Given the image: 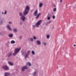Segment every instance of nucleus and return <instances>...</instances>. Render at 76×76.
<instances>
[{"instance_id": "obj_37", "label": "nucleus", "mask_w": 76, "mask_h": 76, "mask_svg": "<svg viewBox=\"0 0 76 76\" xmlns=\"http://www.w3.org/2000/svg\"><path fill=\"white\" fill-rule=\"evenodd\" d=\"M61 1H62V0H61L60 1V2L61 3Z\"/></svg>"}, {"instance_id": "obj_33", "label": "nucleus", "mask_w": 76, "mask_h": 76, "mask_svg": "<svg viewBox=\"0 0 76 76\" xmlns=\"http://www.w3.org/2000/svg\"><path fill=\"white\" fill-rule=\"evenodd\" d=\"M32 26H33V28H35V26L34 25H33Z\"/></svg>"}, {"instance_id": "obj_27", "label": "nucleus", "mask_w": 76, "mask_h": 76, "mask_svg": "<svg viewBox=\"0 0 76 76\" xmlns=\"http://www.w3.org/2000/svg\"><path fill=\"white\" fill-rule=\"evenodd\" d=\"M23 55H25V53H26V52H23L22 53Z\"/></svg>"}, {"instance_id": "obj_40", "label": "nucleus", "mask_w": 76, "mask_h": 76, "mask_svg": "<svg viewBox=\"0 0 76 76\" xmlns=\"http://www.w3.org/2000/svg\"><path fill=\"white\" fill-rule=\"evenodd\" d=\"M2 14H4V13H3V12H2Z\"/></svg>"}, {"instance_id": "obj_14", "label": "nucleus", "mask_w": 76, "mask_h": 76, "mask_svg": "<svg viewBox=\"0 0 76 76\" xmlns=\"http://www.w3.org/2000/svg\"><path fill=\"white\" fill-rule=\"evenodd\" d=\"M26 65H28L29 66H31V64L30 62H27L26 63Z\"/></svg>"}, {"instance_id": "obj_30", "label": "nucleus", "mask_w": 76, "mask_h": 76, "mask_svg": "<svg viewBox=\"0 0 76 76\" xmlns=\"http://www.w3.org/2000/svg\"><path fill=\"white\" fill-rule=\"evenodd\" d=\"M52 18L54 19H55V16H54V15L52 17Z\"/></svg>"}, {"instance_id": "obj_18", "label": "nucleus", "mask_w": 76, "mask_h": 76, "mask_svg": "<svg viewBox=\"0 0 76 76\" xmlns=\"http://www.w3.org/2000/svg\"><path fill=\"white\" fill-rule=\"evenodd\" d=\"M11 44H15V41H14V40H12L11 42Z\"/></svg>"}, {"instance_id": "obj_11", "label": "nucleus", "mask_w": 76, "mask_h": 76, "mask_svg": "<svg viewBox=\"0 0 76 76\" xmlns=\"http://www.w3.org/2000/svg\"><path fill=\"white\" fill-rule=\"evenodd\" d=\"M36 42L37 44L38 45H40V44H41V42H40V41L39 40H37L36 41Z\"/></svg>"}, {"instance_id": "obj_8", "label": "nucleus", "mask_w": 76, "mask_h": 76, "mask_svg": "<svg viewBox=\"0 0 76 76\" xmlns=\"http://www.w3.org/2000/svg\"><path fill=\"white\" fill-rule=\"evenodd\" d=\"M52 22V21L51 20L49 21L47 23H46V25L47 26L48 25H49V24L51 23V22Z\"/></svg>"}, {"instance_id": "obj_25", "label": "nucleus", "mask_w": 76, "mask_h": 76, "mask_svg": "<svg viewBox=\"0 0 76 76\" xmlns=\"http://www.w3.org/2000/svg\"><path fill=\"white\" fill-rule=\"evenodd\" d=\"M56 8H55L53 9V12H56Z\"/></svg>"}, {"instance_id": "obj_32", "label": "nucleus", "mask_w": 76, "mask_h": 76, "mask_svg": "<svg viewBox=\"0 0 76 76\" xmlns=\"http://www.w3.org/2000/svg\"><path fill=\"white\" fill-rule=\"evenodd\" d=\"M34 39H37V38L34 36Z\"/></svg>"}, {"instance_id": "obj_3", "label": "nucleus", "mask_w": 76, "mask_h": 76, "mask_svg": "<svg viewBox=\"0 0 76 76\" xmlns=\"http://www.w3.org/2000/svg\"><path fill=\"white\" fill-rule=\"evenodd\" d=\"M21 49V48H16L15 50L14 53H13V56H16V54H17L20 51Z\"/></svg>"}, {"instance_id": "obj_35", "label": "nucleus", "mask_w": 76, "mask_h": 76, "mask_svg": "<svg viewBox=\"0 0 76 76\" xmlns=\"http://www.w3.org/2000/svg\"><path fill=\"white\" fill-rule=\"evenodd\" d=\"M43 44H44V45H47V44H46V43H43Z\"/></svg>"}, {"instance_id": "obj_38", "label": "nucleus", "mask_w": 76, "mask_h": 76, "mask_svg": "<svg viewBox=\"0 0 76 76\" xmlns=\"http://www.w3.org/2000/svg\"><path fill=\"white\" fill-rule=\"evenodd\" d=\"M54 27H53L52 29H54Z\"/></svg>"}, {"instance_id": "obj_7", "label": "nucleus", "mask_w": 76, "mask_h": 76, "mask_svg": "<svg viewBox=\"0 0 76 76\" xmlns=\"http://www.w3.org/2000/svg\"><path fill=\"white\" fill-rule=\"evenodd\" d=\"M10 74L8 72H6L4 74V76H10Z\"/></svg>"}, {"instance_id": "obj_4", "label": "nucleus", "mask_w": 76, "mask_h": 76, "mask_svg": "<svg viewBox=\"0 0 76 76\" xmlns=\"http://www.w3.org/2000/svg\"><path fill=\"white\" fill-rule=\"evenodd\" d=\"M2 68L4 70H9V68L7 66V65H4L2 66Z\"/></svg>"}, {"instance_id": "obj_12", "label": "nucleus", "mask_w": 76, "mask_h": 76, "mask_svg": "<svg viewBox=\"0 0 76 76\" xmlns=\"http://www.w3.org/2000/svg\"><path fill=\"white\" fill-rule=\"evenodd\" d=\"M43 6V4L42 3H40L39 4V7L41 8Z\"/></svg>"}, {"instance_id": "obj_24", "label": "nucleus", "mask_w": 76, "mask_h": 76, "mask_svg": "<svg viewBox=\"0 0 76 76\" xmlns=\"http://www.w3.org/2000/svg\"><path fill=\"white\" fill-rule=\"evenodd\" d=\"M7 14V11L6 10L5 11V12L4 14V15H6Z\"/></svg>"}, {"instance_id": "obj_1", "label": "nucleus", "mask_w": 76, "mask_h": 76, "mask_svg": "<svg viewBox=\"0 0 76 76\" xmlns=\"http://www.w3.org/2000/svg\"><path fill=\"white\" fill-rule=\"evenodd\" d=\"M30 10V8L29 6H27L26 7V9L23 12V14L24 15H23V14L22 12H20L19 13V15L20 17V19L24 22L25 21V16L27 15L28 14V12Z\"/></svg>"}, {"instance_id": "obj_9", "label": "nucleus", "mask_w": 76, "mask_h": 76, "mask_svg": "<svg viewBox=\"0 0 76 76\" xmlns=\"http://www.w3.org/2000/svg\"><path fill=\"white\" fill-rule=\"evenodd\" d=\"M7 28L8 29H9L10 31H12V28H10L9 25H8L7 26Z\"/></svg>"}, {"instance_id": "obj_19", "label": "nucleus", "mask_w": 76, "mask_h": 76, "mask_svg": "<svg viewBox=\"0 0 76 76\" xmlns=\"http://www.w3.org/2000/svg\"><path fill=\"white\" fill-rule=\"evenodd\" d=\"M12 54V53H10L8 55V57H11Z\"/></svg>"}, {"instance_id": "obj_28", "label": "nucleus", "mask_w": 76, "mask_h": 76, "mask_svg": "<svg viewBox=\"0 0 76 76\" xmlns=\"http://www.w3.org/2000/svg\"><path fill=\"white\" fill-rule=\"evenodd\" d=\"M20 23V25H22V24H23V22H22V21H21Z\"/></svg>"}, {"instance_id": "obj_10", "label": "nucleus", "mask_w": 76, "mask_h": 76, "mask_svg": "<svg viewBox=\"0 0 76 76\" xmlns=\"http://www.w3.org/2000/svg\"><path fill=\"white\" fill-rule=\"evenodd\" d=\"M8 36L10 38H12V37H13V34H8Z\"/></svg>"}, {"instance_id": "obj_39", "label": "nucleus", "mask_w": 76, "mask_h": 76, "mask_svg": "<svg viewBox=\"0 0 76 76\" xmlns=\"http://www.w3.org/2000/svg\"><path fill=\"white\" fill-rule=\"evenodd\" d=\"M76 46V45H74V46L75 47Z\"/></svg>"}, {"instance_id": "obj_15", "label": "nucleus", "mask_w": 76, "mask_h": 76, "mask_svg": "<svg viewBox=\"0 0 76 76\" xmlns=\"http://www.w3.org/2000/svg\"><path fill=\"white\" fill-rule=\"evenodd\" d=\"M33 76H38V75H37V73H36V72H34V73H33Z\"/></svg>"}, {"instance_id": "obj_36", "label": "nucleus", "mask_w": 76, "mask_h": 76, "mask_svg": "<svg viewBox=\"0 0 76 76\" xmlns=\"http://www.w3.org/2000/svg\"><path fill=\"white\" fill-rule=\"evenodd\" d=\"M22 36L20 37V39H22Z\"/></svg>"}, {"instance_id": "obj_2", "label": "nucleus", "mask_w": 76, "mask_h": 76, "mask_svg": "<svg viewBox=\"0 0 76 76\" xmlns=\"http://www.w3.org/2000/svg\"><path fill=\"white\" fill-rule=\"evenodd\" d=\"M37 14H38V10H37L35 11L34 13V16H37L35 19H38V18H39V16L41 15V13H39L37 15Z\"/></svg>"}, {"instance_id": "obj_26", "label": "nucleus", "mask_w": 76, "mask_h": 76, "mask_svg": "<svg viewBox=\"0 0 76 76\" xmlns=\"http://www.w3.org/2000/svg\"><path fill=\"white\" fill-rule=\"evenodd\" d=\"M2 24H3V21L0 22V25H1Z\"/></svg>"}, {"instance_id": "obj_31", "label": "nucleus", "mask_w": 76, "mask_h": 76, "mask_svg": "<svg viewBox=\"0 0 76 76\" xmlns=\"http://www.w3.org/2000/svg\"><path fill=\"white\" fill-rule=\"evenodd\" d=\"M47 19L48 20H50V17H48L47 18Z\"/></svg>"}, {"instance_id": "obj_6", "label": "nucleus", "mask_w": 76, "mask_h": 76, "mask_svg": "<svg viewBox=\"0 0 76 76\" xmlns=\"http://www.w3.org/2000/svg\"><path fill=\"white\" fill-rule=\"evenodd\" d=\"M25 69H28V67H27L26 66H25L23 67L22 68V72L24 71H25Z\"/></svg>"}, {"instance_id": "obj_16", "label": "nucleus", "mask_w": 76, "mask_h": 76, "mask_svg": "<svg viewBox=\"0 0 76 76\" xmlns=\"http://www.w3.org/2000/svg\"><path fill=\"white\" fill-rule=\"evenodd\" d=\"M13 31L14 32H16L18 31L17 29L14 28L13 29Z\"/></svg>"}, {"instance_id": "obj_21", "label": "nucleus", "mask_w": 76, "mask_h": 76, "mask_svg": "<svg viewBox=\"0 0 76 76\" xmlns=\"http://www.w3.org/2000/svg\"><path fill=\"white\" fill-rule=\"evenodd\" d=\"M31 53H32V54H33V55H35V52H34V50H32V51Z\"/></svg>"}, {"instance_id": "obj_17", "label": "nucleus", "mask_w": 76, "mask_h": 76, "mask_svg": "<svg viewBox=\"0 0 76 76\" xmlns=\"http://www.w3.org/2000/svg\"><path fill=\"white\" fill-rule=\"evenodd\" d=\"M28 56H29V54H28L27 53H26L25 54V57H26V58H27V57H28Z\"/></svg>"}, {"instance_id": "obj_29", "label": "nucleus", "mask_w": 76, "mask_h": 76, "mask_svg": "<svg viewBox=\"0 0 76 76\" xmlns=\"http://www.w3.org/2000/svg\"><path fill=\"white\" fill-rule=\"evenodd\" d=\"M9 24H12V22H9Z\"/></svg>"}, {"instance_id": "obj_13", "label": "nucleus", "mask_w": 76, "mask_h": 76, "mask_svg": "<svg viewBox=\"0 0 76 76\" xmlns=\"http://www.w3.org/2000/svg\"><path fill=\"white\" fill-rule=\"evenodd\" d=\"M34 39L33 38H31L30 39V38H29L28 39V41H29V40H30V41H31V42H32L33 41V40Z\"/></svg>"}, {"instance_id": "obj_22", "label": "nucleus", "mask_w": 76, "mask_h": 76, "mask_svg": "<svg viewBox=\"0 0 76 76\" xmlns=\"http://www.w3.org/2000/svg\"><path fill=\"white\" fill-rule=\"evenodd\" d=\"M50 36L49 35H47L46 38L47 39H49L50 38Z\"/></svg>"}, {"instance_id": "obj_23", "label": "nucleus", "mask_w": 76, "mask_h": 76, "mask_svg": "<svg viewBox=\"0 0 76 76\" xmlns=\"http://www.w3.org/2000/svg\"><path fill=\"white\" fill-rule=\"evenodd\" d=\"M30 52H31V51L30 50H28L27 52L26 53L27 54H28V55H29V53H30Z\"/></svg>"}, {"instance_id": "obj_20", "label": "nucleus", "mask_w": 76, "mask_h": 76, "mask_svg": "<svg viewBox=\"0 0 76 76\" xmlns=\"http://www.w3.org/2000/svg\"><path fill=\"white\" fill-rule=\"evenodd\" d=\"M8 63L11 66H13V64L12 62H8Z\"/></svg>"}, {"instance_id": "obj_5", "label": "nucleus", "mask_w": 76, "mask_h": 76, "mask_svg": "<svg viewBox=\"0 0 76 76\" xmlns=\"http://www.w3.org/2000/svg\"><path fill=\"white\" fill-rule=\"evenodd\" d=\"M41 22H42V20H39L35 24L36 27H38V26H39L40 24H41Z\"/></svg>"}, {"instance_id": "obj_34", "label": "nucleus", "mask_w": 76, "mask_h": 76, "mask_svg": "<svg viewBox=\"0 0 76 76\" xmlns=\"http://www.w3.org/2000/svg\"><path fill=\"white\" fill-rule=\"evenodd\" d=\"M48 17H49L50 18V14H48Z\"/></svg>"}]
</instances>
